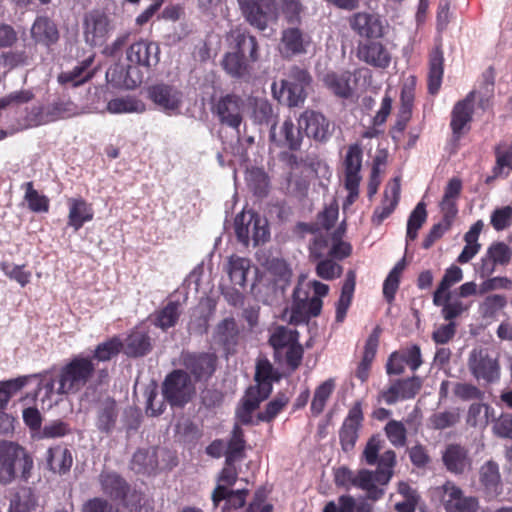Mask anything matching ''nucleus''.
Returning a JSON list of instances; mask_svg holds the SVG:
<instances>
[{
    "instance_id": "f257e3e1",
    "label": "nucleus",
    "mask_w": 512,
    "mask_h": 512,
    "mask_svg": "<svg viewBox=\"0 0 512 512\" xmlns=\"http://www.w3.org/2000/svg\"><path fill=\"white\" fill-rule=\"evenodd\" d=\"M126 58L129 64L125 70L121 68L117 84L126 89H135L143 81L141 69L148 73L159 63L160 47L156 42L139 40L128 47Z\"/></svg>"
},
{
    "instance_id": "f03ea898",
    "label": "nucleus",
    "mask_w": 512,
    "mask_h": 512,
    "mask_svg": "<svg viewBox=\"0 0 512 512\" xmlns=\"http://www.w3.org/2000/svg\"><path fill=\"white\" fill-rule=\"evenodd\" d=\"M235 42L236 51L224 55L222 67L232 78L248 81L253 72L251 64L259 60L258 41L253 35L238 33Z\"/></svg>"
},
{
    "instance_id": "7ed1b4c3",
    "label": "nucleus",
    "mask_w": 512,
    "mask_h": 512,
    "mask_svg": "<svg viewBox=\"0 0 512 512\" xmlns=\"http://www.w3.org/2000/svg\"><path fill=\"white\" fill-rule=\"evenodd\" d=\"M96 371L93 358L78 354L64 364L57 375V394H76L92 379Z\"/></svg>"
},
{
    "instance_id": "20e7f679",
    "label": "nucleus",
    "mask_w": 512,
    "mask_h": 512,
    "mask_svg": "<svg viewBox=\"0 0 512 512\" xmlns=\"http://www.w3.org/2000/svg\"><path fill=\"white\" fill-rule=\"evenodd\" d=\"M300 333L284 325H277L270 330L268 344L272 347L275 357L284 356L285 365L296 371L302 364L304 347L301 345Z\"/></svg>"
},
{
    "instance_id": "39448f33",
    "label": "nucleus",
    "mask_w": 512,
    "mask_h": 512,
    "mask_svg": "<svg viewBox=\"0 0 512 512\" xmlns=\"http://www.w3.org/2000/svg\"><path fill=\"white\" fill-rule=\"evenodd\" d=\"M16 462H19L21 478L28 480L34 464L32 457L17 443L0 441V483L7 484L15 479Z\"/></svg>"
},
{
    "instance_id": "423d86ee",
    "label": "nucleus",
    "mask_w": 512,
    "mask_h": 512,
    "mask_svg": "<svg viewBox=\"0 0 512 512\" xmlns=\"http://www.w3.org/2000/svg\"><path fill=\"white\" fill-rule=\"evenodd\" d=\"M164 400L171 406L183 408L196 394L195 383L182 369L168 373L161 386Z\"/></svg>"
},
{
    "instance_id": "0eeeda50",
    "label": "nucleus",
    "mask_w": 512,
    "mask_h": 512,
    "mask_svg": "<svg viewBox=\"0 0 512 512\" xmlns=\"http://www.w3.org/2000/svg\"><path fill=\"white\" fill-rule=\"evenodd\" d=\"M235 234L240 243L248 246L250 240L253 241L254 246L263 244L268 241L270 232L266 219L253 211H242L235 217L234 221Z\"/></svg>"
},
{
    "instance_id": "6e6552de",
    "label": "nucleus",
    "mask_w": 512,
    "mask_h": 512,
    "mask_svg": "<svg viewBox=\"0 0 512 512\" xmlns=\"http://www.w3.org/2000/svg\"><path fill=\"white\" fill-rule=\"evenodd\" d=\"M78 114V106L69 97H58L46 106H33L27 113L30 127L45 125Z\"/></svg>"
},
{
    "instance_id": "1a4fd4ad",
    "label": "nucleus",
    "mask_w": 512,
    "mask_h": 512,
    "mask_svg": "<svg viewBox=\"0 0 512 512\" xmlns=\"http://www.w3.org/2000/svg\"><path fill=\"white\" fill-rule=\"evenodd\" d=\"M245 21L259 31H265L279 18L277 0H237Z\"/></svg>"
},
{
    "instance_id": "9d476101",
    "label": "nucleus",
    "mask_w": 512,
    "mask_h": 512,
    "mask_svg": "<svg viewBox=\"0 0 512 512\" xmlns=\"http://www.w3.org/2000/svg\"><path fill=\"white\" fill-rule=\"evenodd\" d=\"M312 77L307 69L293 66L289 70L287 79L281 80L278 99H284L289 107L302 105L307 98V89L310 87Z\"/></svg>"
},
{
    "instance_id": "9b49d317",
    "label": "nucleus",
    "mask_w": 512,
    "mask_h": 512,
    "mask_svg": "<svg viewBox=\"0 0 512 512\" xmlns=\"http://www.w3.org/2000/svg\"><path fill=\"white\" fill-rule=\"evenodd\" d=\"M218 358L215 353L182 351L179 363L194 383L207 382L215 373Z\"/></svg>"
},
{
    "instance_id": "f8f14e48",
    "label": "nucleus",
    "mask_w": 512,
    "mask_h": 512,
    "mask_svg": "<svg viewBox=\"0 0 512 512\" xmlns=\"http://www.w3.org/2000/svg\"><path fill=\"white\" fill-rule=\"evenodd\" d=\"M363 150L358 143L348 146L343 159L344 187L348 191L346 204H353L359 196V186L362 180L360 174L362 168Z\"/></svg>"
},
{
    "instance_id": "ddd939ff",
    "label": "nucleus",
    "mask_w": 512,
    "mask_h": 512,
    "mask_svg": "<svg viewBox=\"0 0 512 512\" xmlns=\"http://www.w3.org/2000/svg\"><path fill=\"white\" fill-rule=\"evenodd\" d=\"M114 26L108 14L94 9L87 12L83 19V35L85 42L93 47L103 46L109 39Z\"/></svg>"
},
{
    "instance_id": "4468645a",
    "label": "nucleus",
    "mask_w": 512,
    "mask_h": 512,
    "mask_svg": "<svg viewBox=\"0 0 512 512\" xmlns=\"http://www.w3.org/2000/svg\"><path fill=\"white\" fill-rule=\"evenodd\" d=\"M351 31L366 40L381 39L385 35V21L375 12L359 11L347 18Z\"/></svg>"
},
{
    "instance_id": "2eb2a0df",
    "label": "nucleus",
    "mask_w": 512,
    "mask_h": 512,
    "mask_svg": "<svg viewBox=\"0 0 512 512\" xmlns=\"http://www.w3.org/2000/svg\"><path fill=\"white\" fill-rule=\"evenodd\" d=\"M468 367L477 380L492 383L499 379V362L490 355L487 348L473 349L468 358Z\"/></svg>"
},
{
    "instance_id": "dca6fc26",
    "label": "nucleus",
    "mask_w": 512,
    "mask_h": 512,
    "mask_svg": "<svg viewBox=\"0 0 512 512\" xmlns=\"http://www.w3.org/2000/svg\"><path fill=\"white\" fill-rule=\"evenodd\" d=\"M422 386L423 380L417 375L395 379L379 393V401L382 400L387 405H393L398 401L414 399Z\"/></svg>"
},
{
    "instance_id": "f3484780",
    "label": "nucleus",
    "mask_w": 512,
    "mask_h": 512,
    "mask_svg": "<svg viewBox=\"0 0 512 512\" xmlns=\"http://www.w3.org/2000/svg\"><path fill=\"white\" fill-rule=\"evenodd\" d=\"M476 91H470L463 99L457 101L451 111L450 128L453 139L458 141L470 130L473 120Z\"/></svg>"
},
{
    "instance_id": "a211bd4d",
    "label": "nucleus",
    "mask_w": 512,
    "mask_h": 512,
    "mask_svg": "<svg viewBox=\"0 0 512 512\" xmlns=\"http://www.w3.org/2000/svg\"><path fill=\"white\" fill-rule=\"evenodd\" d=\"M94 425L100 434L111 435L116 429L119 408L114 398L107 396L98 399L93 405Z\"/></svg>"
},
{
    "instance_id": "6ab92c4d",
    "label": "nucleus",
    "mask_w": 512,
    "mask_h": 512,
    "mask_svg": "<svg viewBox=\"0 0 512 512\" xmlns=\"http://www.w3.org/2000/svg\"><path fill=\"white\" fill-rule=\"evenodd\" d=\"M363 420L362 402L356 401L349 409L339 430L340 445L344 452H350L354 449Z\"/></svg>"
},
{
    "instance_id": "aec40b11",
    "label": "nucleus",
    "mask_w": 512,
    "mask_h": 512,
    "mask_svg": "<svg viewBox=\"0 0 512 512\" xmlns=\"http://www.w3.org/2000/svg\"><path fill=\"white\" fill-rule=\"evenodd\" d=\"M244 101L240 96L227 94L221 97L212 108V112L222 125L238 129L242 122Z\"/></svg>"
},
{
    "instance_id": "412c9836",
    "label": "nucleus",
    "mask_w": 512,
    "mask_h": 512,
    "mask_svg": "<svg viewBox=\"0 0 512 512\" xmlns=\"http://www.w3.org/2000/svg\"><path fill=\"white\" fill-rule=\"evenodd\" d=\"M511 258L512 249L508 244L502 241L493 242L478 263L477 272L481 278H487L494 273L496 266H507Z\"/></svg>"
},
{
    "instance_id": "4be33fe9",
    "label": "nucleus",
    "mask_w": 512,
    "mask_h": 512,
    "mask_svg": "<svg viewBox=\"0 0 512 512\" xmlns=\"http://www.w3.org/2000/svg\"><path fill=\"white\" fill-rule=\"evenodd\" d=\"M360 41L357 45V58L374 68L386 69L391 63V54L387 47L380 41Z\"/></svg>"
},
{
    "instance_id": "5701e85b",
    "label": "nucleus",
    "mask_w": 512,
    "mask_h": 512,
    "mask_svg": "<svg viewBox=\"0 0 512 512\" xmlns=\"http://www.w3.org/2000/svg\"><path fill=\"white\" fill-rule=\"evenodd\" d=\"M299 127L304 129L309 138L319 142H326L332 135L333 126L322 114L313 110L304 111L299 120Z\"/></svg>"
},
{
    "instance_id": "b1692460",
    "label": "nucleus",
    "mask_w": 512,
    "mask_h": 512,
    "mask_svg": "<svg viewBox=\"0 0 512 512\" xmlns=\"http://www.w3.org/2000/svg\"><path fill=\"white\" fill-rule=\"evenodd\" d=\"M443 505L446 512H476L479 506L478 499L464 496L462 490L454 483L448 481L443 485Z\"/></svg>"
},
{
    "instance_id": "393cba45",
    "label": "nucleus",
    "mask_w": 512,
    "mask_h": 512,
    "mask_svg": "<svg viewBox=\"0 0 512 512\" xmlns=\"http://www.w3.org/2000/svg\"><path fill=\"white\" fill-rule=\"evenodd\" d=\"M480 488L489 500L497 498L503 492V483L499 470V465L493 461H486L478 472Z\"/></svg>"
},
{
    "instance_id": "a878e982",
    "label": "nucleus",
    "mask_w": 512,
    "mask_h": 512,
    "mask_svg": "<svg viewBox=\"0 0 512 512\" xmlns=\"http://www.w3.org/2000/svg\"><path fill=\"white\" fill-rule=\"evenodd\" d=\"M272 392L268 385L250 386L244 397L241 406L237 410V418L244 425L252 423V413L259 407L260 403L266 400Z\"/></svg>"
},
{
    "instance_id": "bb28decb",
    "label": "nucleus",
    "mask_w": 512,
    "mask_h": 512,
    "mask_svg": "<svg viewBox=\"0 0 512 512\" xmlns=\"http://www.w3.org/2000/svg\"><path fill=\"white\" fill-rule=\"evenodd\" d=\"M401 185L398 178H394L388 183L383 199L379 206L374 209L371 222L375 226H379L387 219L397 208L400 201Z\"/></svg>"
},
{
    "instance_id": "cd10ccee",
    "label": "nucleus",
    "mask_w": 512,
    "mask_h": 512,
    "mask_svg": "<svg viewBox=\"0 0 512 512\" xmlns=\"http://www.w3.org/2000/svg\"><path fill=\"white\" fill-rule=\"evenodd\" d=\"M36 54L37 46L32 43L24 44L21 48H11L0 54V66L7 71L32 66L35 62Z\"/></svg>"
},
{
    "instance_id": "c85d7f7f",
    "label": "nucleus",
    "mask_w": 512,
    "mask_h": 512,
    "mask_svg": "<svg viewBox=\"0 0 512 512\" xmlns=\"http://www.w3.org/2000/svg\"><path fill=\"white\" fill-rule=\"evenodd\" d=\"M30 35L34 41L33 45L40 44L48 50L56 45L60 39L57 25L47 16L36 17L30 29Z\"/></svg>"
},
{
    "instance_id": "c756f323",
    "label": "nucleus",
    "mask_w": 512,
    "mask_h": 512,
    "mask_svg": "<svg viewBox=\"0 0 512 512\" xmlns=\"http://www.w3.org/2000/svg\"><path fill=\"white\" fill-rule=\"evenodd\" d=\"M311 37L298 27H290L282 31V54L285 58L307 53Z\"/></svg>"
},
{
    "instance_id": "7c9ffc66",
    "label": "nucleus",
    "mask_w": 512,
    "mask_h": 512,
    "mask_svg": "<svg viewBox=\"0 0 512 512\" xmlns=\"http://www.w3.org/2000/svg\"><path fill=\"white\" fill-rule=\"evenodd\" d=\"M381 332V327L377 325L365 342L362 359L355 371V376L361 382H365L369 378L371 365L375 359L379 346Z\"/></svg>"
},
{
    "instance_id": "2f4dec72",
    "label": "nucleus",
    "mask_w": 512,
    "mask_h": 512,
    "mask_svg": "<svg viewBox=\"0 0 512 512\" xmlns=\"http://www.w3.org/2000/svg\"><path fill=\"white\" fill-rule=\"evenodd\" d=\"M149 98L166 111L179 109L181 105V92L167 84H156L149 88Z\"/></svg>"
},
{
    "instance_id": "473e14b6",
    "label": "nucleus",
    "mask_w": 512,
    "mask_h": 512,
    "mask_svg": "<svg viewBox=\"0 0 512 512\" xmlns=\"http://www.w3.org/2000/svg\"><path fill=\"white\" fill-rule=\"evenodd\" d=\"M68 226L74 231L80 230L86 222H90L94 218V209L91 203H88L82 197H71L67 200Z\"/></svg>"
},
{
    "instance_id": "72a5a7b5",
    "label": "nucleus",
    "mask_w": 512,
    "mask_h": 512,
    "mask_svg": "<svg viewBox=\"0 0 512 512\" xmlns=\"http://www.w3.org/2000/svg\"><path fill=\"white\" fill-rule=\"evenodd\" d=\"M352 82L357 80L350 71L342 73L329 72L323 78V83L335 96L348 99L353 95Z\"/></svg>"
},
{
    "instance_id": "f704fd0d",
    "label": "nucleus",
    "mask_w": 512,
    "mask_h": 512,
    "mask_svg": "<svg viewBox=\"0 0 512 512\" xmlns=\"http://www.w3.org/2000/svg\"><path fill=\"white\" fill-rule=\"evenodd\" d=\"M248 494L247 489L231 490L224 485H217L212 492L211 499L215 507L225 500L223 510H237L245 505Z\"/></svg>"
},
{
    "instance_id": "c9c22d12",
    "label": "nucleus",
    "mask_w": 512,
    "mask_h": 512,
    "mask_svg": "<svg viewBox=\"0 0 512 512\" xmlns=\"http://www.w3.org/2000/svg\"><path fill=\"white\" fill-rule=\"evenodd\" d=\"M442 460L446 469L454 474L464 473L471 465L468 450L459 444H449L442 455Z\"/></svg>"
},
{
    "instance_id": "e433bc0d",
    "label": "nucleus",
    "mask_w": 512,
    "mask_h": 512,
    "mask_svg": "<svg viewBox=\"0 0 512 512\" xmlns=\"http://www.w3.org/2000/svg\"><path fill=\"white\" fill-rule=\"evenodd\" d=\"M444 74V55L441 44L434 47L429 54L428 92L436 95L442 85Z\"/></svg>"
},
{
    "instance_id": "4c0bfd02",
    "label": "nucleus",
    "mask_w": 512,
    "mask_h": 512,
    "mask_svg": "<svg viewBox=\"0 0 512 512\" xmlns=\"http://www.w3.org/2000/svg\"><path fill=\"white\" fill-rule=\"evenodd\" d=\"M215 338L227 354L234 353L239 340V329L235 319H223L216 327Z\"/></svg>"
},
{
    "instance_id": "58836bf2",
    "label": "nucleus",
    "mask_w": 512,
    "mask_h": 512,
    "mask_svg": "<svg viewBox=\"0 0 512 512\" xmlns=\"http://www.w3.org/2000/svg\"><path fill=\"white\" fill-rule=\"evenodd\" d=\"M151 350V338L145 331L133 330L125 339L123 352L128 357H143L147 355Z\"/></svg>"
},
{
    "instance_id": "ea45409f",
    "label": "nucleus",
    "mask_w": 512,
    "mask_h": 512,
    "mask_svg": "<svg viewBox=\"0 0 512 512\" xmlns=\"http://www.w3.org/2000/svg\"><path fill=\"white\" fill-rule=\"evenodd\" d=\"M100 484L103 492L112 500L124 501L129 491L127 482L116 473H104L100 475Z\"/></svg>"
},
{
    "instance_id": "a19ab883",
    "label": "nucleus",
    "mask_w": 512,
    "mask_h": 512,
    "mask_svg": "<svg viewBox=\"0 0 512 512\" xmlns=\"http://www.w3.org/2000/svg\"><path fill=\"white\" fill-rule=\"evenodd\" d=\"M46 460L49 469L59 475L68 473L73 464L71 451L59 445L48 449Z\"/></svg>"
},
{
    "instance_id": "79ce46f5",
    "label": "nucleus",
    "mask_w": 512,
    "mask_h": 512,
    "mask_svg": "<svg viewBox=\"0 0 512 512\" xmlns=\"http://www.w3.org/2000/svg\"><path fill=\"white\" fill-rule=\"evenodd\" d=\"M246 440L244 430L235 424L224 452L226 463H235L245 457Z\"/></svg>"
},
{
    "instance_id": "37998d69",
    "label": "nucleus",
    "mask_w": 512,
    "mask_h": 512,
    "mask_svg": "<svg viewBox=\"0 0 512 512\" xmlns=\"http://www.w3.org/2000/svg\"><path fill=\"white\" fill-rule=\"evenodd\" d=\"M21 189L24 190V200L31 212L47 213L49 211V198L44 194H40L34 188V183L32 181L23 183L21 185Z\"/></svg>"
},
{
    "instance_id": "c03bdc74",
    "label": "nucleus",
    "mask_w": 512,
    "mask_h": 512,
    "mask_svg": "<svg viewBox=\"0 0 512 512\" xmlns=\"http://www.w3.org/2000/svg\"><path fill=\"white\" fill-rule=\"evenodd\" d=\"M335 387L336 383L332 378L325 380L316 387L310 405V411L314 417L319 416L324 411L327 401L333 394Z\"/></svg>"
},
{
    "instance_id": "a18cd8bd",
    "label": "nucleus",
    "mask_w": 512,
    "mask_h": 512,
    "mask_svg": "<svg viewBox=\"0 0 512 512\" xmlns=\"http://www.w3.org/2000/svg\"><path fill=\"white\" fill-rule=\"evenodd\" d=\"M123 348L124 342L122 339L119 336H113L99 343L90 357L93 358V361L107 362L122 352Z\"/></svg>"
},
{
    "instance_id": "49530a36",
    "label": "nucleus",
    "mask_w": 512,
    "mask_h": 512,
    "mask_svg": "<svg viewBox=\"0 0 512 512\" xmlns=\"http://www.w3.org/2000/svg\"><path fill=\"white\" fill-rule=\"evenodd\" d=\"M290 398L285 392H278L275 397L270 400L263 411L257 414L258 421L271 423L289 404Z\"/></svg>"
},
{
    "instance_id": "de8ad7c7",
    "label": "nucleus",
    "mask_w": 512,
    "mask_h": 512,
    "mask_svg": "<svg viewBox=\"0 0 512 512\" xmlns=\"http://www.w3.org/2000/svg\"><path fill=\"white\" fill-rule=\"evenodd\" d=\"M251 262L249 259L239 256L229 258L228 274L234 285L245 287L247 274L250 270Z\"/></svg>"
},
{
    "instance_id": "09e8293b",
    "label": "nucleus",
    "mask_w": 512,
    "mask_h": 512,
    "mask_svg": "<svg viewBox=\"0 0 512 512\" xmlns=\"http://www.w3.org/2000/svg\"><path fill=\"white\" fill-rule=\"evenodd\" d=\"M37 507V497L28 487L21 488L11 500L9 512H34Z\"/></svg>"
},
{
    "instance_id": "8fccbe9b",
    "label": "nucleus",
    "mask_w": 512,
    "mask_h": 512,
    "mask_svg": "<svg viewBox=\"0 0 512 512\" xmlns=\"http://www.w3.org/2000/svg\"><path fill=\"white\" fill-rule=\"evenodd\" d=\"M293 298L296 299L300 304H303L304 311L308 317H317L320 315L323 302L319 297H310L308 289L304 286L298 285L293 291Z\"/></svg>"
},
{
    "instance_id": "3c124183",
    "label": "nucleus",
    "mask_w": 512,
    "mask_h": 512,
    "mask_svg": "<svg viewBox=\"0 0 512 512\" xmlns=\"http://www.w3.org/2000/svg\"><path fill=\"white\" fill-rule=\"evenodd\" d=\"M405 269V259L400 260L392 268L383 283V296L388 303H392L399 288L400 278Z\"/></svg>"
},
{
    "instance_id": "603ef678",
    "label": "nucleus",
    "mask_w": 512,
    "mask_h": 512,
    "mask_svg": "<svg viewBox=\"0 0 512 512\" xmlns=\"http://www.w3.org/2000/svg\"><path fill=\"white\" fill-rule=\"evenodd\" d=\"M180 303L168 302L162 309L156 312L155 325L163 330L174 327L180 317Z\"/></svg>"
},
{
    "instance_id": "864d4df0",
    "label": "nucleus",
    "mask_w": 512,
    "mask_h": 512,
    "mask_svg": "<svg viewBox=\"0 0 512 512\" xmlns=\"http://www.w3.org/2000/svg\"><path fill=\"white\" fill-rule=\"evenodd\" d=\"M378 467L375 471V479L381 485L387 484L393 474V467L396 464V454L393 450L385 451L378 457Z\"/></svg>"
},
{
    "instance_id": "5fc2aeb1",
    "label": "nucleus",
    "mask_w": 512,
    "mask_h": 512,
    "mask_svg": "<svg viewBox=\"0 0 512 512\" xmlns=\"http://www.w3.org/2000/svg\"><path fill=\"white\" fill-rule=\"evenodd\" d=\"M427 219L426 205L424 202H419L413 211L410 213L407 221L406 241H414L418 236V231L421 229Z\"/></svg>"
},
{
    "instance_id": "6e6d98bb",
    "label": "nucleus",
    "mask_w": 512,
    "mask_h": 512,
    "mask_svg": "<svg viewBox=\"0 0 512 512\" xmlns=\"http://www.w3.org/2000/svg\"><path fill=\"white\" fill-rule=\"evenodd\" d=\"M32 377H37V375L20 376L0 382V409H5L11 397L20 391Z\"/></svg>"
},
{
    "instance_id": "4d7b16f0",
    "label": "nucleus",
    "mask_w": 512,
    "mask_h": 512,
    "mask_svg": "<svg viewBox=\"0 0 512 512\" xmlns=\"http://www.w3.org/2000/svg\"><path fill=\"white\" fill-rule=\"evenodd\" d=\"M331 247V234L329 232L319 231L313 237L309 244V257L311 260H316L324 257H329V250Z\"/></svg>"
},
{
    "instance_id": "13d9d810",
    "label": "nucleus",
    "mask_w": 512,
    "mask_h": 512,
    "mask_svg": "<svg viewBox=\"0 0 512 512\" xmlns=\"http://www.w3.org/2000/svg\"><path fill=\"white\" fill-rule=\"evenodd\" d=\"M25 267V264L16 265L8 261L0 263V270L5 274V276L10 280L17 282L21 287H25L29 284L32 277L31 271L26 270Z\"/></svg>"
},
{
    "instance_id": "bf43d9fd",
    "label": "nucleus",
    "mask_w": 512,
    "mask_h": 512,
    "mask_svg": "<svg viewBox=\"0 0 512 512\" xmlns=\"http://www.w3.org/2000/svg\"><path fill=\"white\" fill-rule=\"evenodd\" d=\"M469 307V304L464 303L459 298H452L451 293L447 292L445 303L441 309V315L446 321L454 322L453 320L467 312Z\"/></svg>"
},
{
    "instance_id": "052dcab7",
    "label": "nucleus",
    "mask_w": 512,
    "mask_h": 512,
    "mask_svg": "<svg viewBox=\"0 0 512 512\" xmlns=\"http://www.w3.org/2000/svg\"><path fill=\"white\" fill-rule=\"evenodd\" d=\"M300 129V127H295L292 120H285L281 127V133L284 136V140L278 143V146H285L293 151L299 150L303 139Z\"/></svg>"
},
{
    "instance_id": "680f3d73",
    "label": "nucleus",
    "mask_w": 512,
    "mask_h": 512,
    "mask_svg": "<svg viewBox=\"0 0 512 512\" xmlns=\"http://www.w3.org/2000/svg\"><path fill=\"white\" fill-rule=\"evenodd\" d=\"M331 257L316 259V274L324 280H333L341 276L343 268Z\"/></svg>"
},
{
    "instance_id": "e2e57ef3",
    "label": "nucleus",
    "mask_w": 512,
    "mask_h": 512,
    "mask_svg": "<svg viewBox=\"0 0 512 512\" xmlns=\"http://www.w3.org/2000/svg\"><path fill=\"white\" fill-rule=\"evenodd\" d=\"M72 433V428L68 422L61 419L52 420L44 425L40 431L42 439L62 438Z\"/></svg>"
},
{
    "instance_id": "0e129e2a",
    "label": "nucleus",
    "mask_w": 512,
    "mask_h": 512,
    "mask_svg": "<svg viewBox=\"0 0 512 512\" xmlns=\"http://www.w3.org/2000/svg\"><path fill=\"white\" fill-rule=\"evenodd\" d=\"M385 434L394 447H404L407 442V430L401 421L390 420L385 428Z\"/></svg>"
},
{
    "instance_id": "69168bd1",
    "label": "nucleus",
    "mask_w": 512,
    "mask_h": 512,
    "mask_svg": "<svg viewBox=\"0 0 512 512\" xmlns=\"http://www.w3.org/2000/svg\"><path fill=\"white\" fill-rule=\"evenodd\" d=\"M397 352L400 354V358L403 360V364L407 366L412 372H415L422 366L423 359L419 345L412 344L397 350Z\"/></svg>"
},
{
    "instance_id": "338daca9",
    "label": "nucleus",
    "mask_w": 512,
    "mask_h": 512,
    "mask_svg": "<svg viewBox=\"0 0 512 512\" xmlns=\"http://www.w3.org/2000/svg\"><path fill=\"white\" fill-rule=\"evenodd\" d=\"M280 11L288 24H300L304 6L300 0H280Z\"/></svg>"
},
{
    "instance_id": "774afa93",
    "label": "nucleus",
    "mask_w": 512,
    "mask_h": 512,
    "mask_svg": "<svg viewBox=\"0 0 512 512\" xmlns=\"http://www.w3.org/2000/svg\"><path fill=\"white\" fill-rule=\"evenodd\" d=\"M490 224L496 231H503L512 225V206L506 205L494 209L490 216Z\"/></svg>"
}]
</instances>
